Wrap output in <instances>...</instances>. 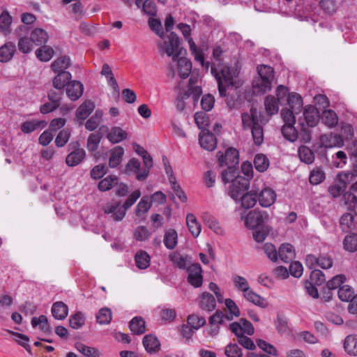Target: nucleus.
Instances as JSON below:
<instances>
[{"label": "nucleus", "instance_id": "c85d7f7f", "mask_svg": "<svg viewBox=\"0 0 357 357\" xmlns=\"http://www.w3.org/2000/svg\"><path fill=\"white\" fill-rule=\"evenodd\" d=\"M186 223L189 231L194 237H197L201 232V225L197 222L196 217L192 213H188L186 216Z\"/></svg>", "mask_w": 357, "mask_h": 357}, {"label": "nucleus", "instance_id": "a211bd4d", "mask_svg": "<svg viewBox=\"0 0 357 357\" xmlns=\"http://www.w3.org/2000/svg\"><path fill=\"white\" fill-rule=\"evenodd\" d=\"M238 200L241 201L243 208L247 209L251 208L255 206L258 200L257 192L253 190L249 192H245L240 196Z\"/></svg>", "mask_w": 357, "mask_h": 357}, {"label": "nucleus", "instance_id": "e2e57ef3", "mask_svg": "<svg viewBox=\"0 0 357 357\" xmlns=\"http://www.w3.org/2000/svg\"><path fill=\"white\" fill-rule=\"evenodd\" d=\"M342 199L349 210H354L357 204V195L349 191L343 195Z\"/></svg>", "mask_w": 357, "mask_h": 357}, {"label": "nucleus", "instance_id": "2f4dec72", "mask_svg": "<svg viewBox=\"0 0 357 357\" xmlns=\"http://www.w3.org/2000/svg\"><path fill=\"white\" fill-rule=\"evenodd\" d=\"M284 105H288L290 109L300 111L303 105V100L299 94L291 93L289 94L286 98Z\"/></svg>", "mask_w": 357, "mask_h": 357}, {"label": "nucleus", "instance_id": "864d4df0", "mask_svg": "<svg viewBox=\"0 0 357 357\" xmlns=\"http://www.w3.org/2000/svg\"><path fill=\"white\" fill-rule=\"evenodd\" d=\"M76 349L83 355L87 357H98L99 351L94 347H87L82 343L76 344Z\"/></svg>", "mask_w": 357, "mask_h": 357}, {"label": "nucleus", "instance_id": "c9c22d12", "mask_svg": "<svg viewBox=\"0 0 357 357\" xmlns=\"http://www.w3.org/2000/svg\"><path fill=\"white\" fill-rule=\"evenodd\" d=\"M103 112L97 109L95 114L85 123V128L88 130L93 131L97 128L102 119Z\"/></svg>", "mask_w": 357, "mask_h": 357}, {"label": "nucleus", "instance_id": "9d476101", "mask_svg": "<svg viewBox=\"0 0 357 357\" xmlns=\"http://www.w3.org/2000/svg\"><path fill=\"white\" fill-rule=\"evenodd\" d=\"M106 214H111L110 218L114 221H121L126 215L125 210L121 206V202L113 201L107 203L103 208Z\"/></svg>", "mask_w": 357, "mask_h": 357}, {"label": "nucleus", "instance_id": "39448f33", "mask_svg": "<svg viewBox=\"0 0 357 357\" xmlns=\"http://www.w3.org/2000/svg\"><path fill=\"white\" fill-rule=\"evenodd\" d=\"M220 166H226L227 169L223 172H228L229 178L235 176L238 172L239 155L238 151L234 148H229L225 154L220 151L217 153Z\"/></svg>", "mask_w": 357, "mask_h": 357}, {"label": "nucleus", "instance_id": "72a5a7b5", "mask_svg": "<svg viewBox=\"0 0 357 357\" xmlns=\"http://www.w3.org/2000/svg\"><path fill=\"white\" fill-rule=\"evenodd\" d=\"M124 153V150L121 146L115 147L111 153L109 159V165L112 168L116 167L121 162L122 156Z\"/></svg>", "mask_w": 357, "mask_h": 357}, {"label": "nucleus", "instance_id": "b1692460", "mask_svg": "<svg viewBox=\"0 0 357 357\" xmlns=\"http://www.w3.org/2000/svg\"><path fill=\"white\" fill-rule=\"evenodd\" d=\"M48 34L43 29H34L31 33V39L36 45H42L48 40Z\"/></svg>", "mask_w": 357, "mask_h": 357}, {"label": "nucleus", "instance_id": "774afa93", "mask_svg": "<svg viewBox=\"0 0 357 357\" xmlns=\"http://www.w3.org/2000/svg\"><path fill=\"white\" fill-rule=\"evenodd\" d=\"M225 354L227 357H242L241 349L236 344H229L225 349Z\"/></svg>", "mask_w": 357, "mask_h": 357}, {"label": "nucleus", "instance_id": "e433bc0d", "mask_svg": "<svg viewBox=\"0 0 357 357\" xmlns=\"http://www.w3.org/2000/svg\"><path fill=\"white\" fill-rule=\"evenodd\" d=\"M142 158L145 168L142 170V172H141V173H139L137 175H136V178L139 181H143L148 177L149 169L153 166V159L149 153Z\"/></svg>", "mask_w": 357, "mask_h": 357}, {"label": "nucleus", "instance_id": "49530a36", "mask_svg": "<svg viewBox=\"0 0 357 357\" xmlns=\"http://www.w3.org/2000/svg\"><path fill=\"white\" fill-rule=\"evenodd\" d=\"M337 295L342 301L349 302L354 296V291L350 286L344 284L340 287Z\"/></svg>", "mask_w": 357, "mask_h": 357}, {"label": "nucleus", "instance_id": "393cba45", "mask_svg": "<svg viewBox=\"0 0 357 357\" xmlns=\"http://www.w3.org/2000/svg\"><path fill=\"white\" fill-rule=\"evenodd\" d=\"M243 297L248 301L249 302L252 303L253 304L261 307H265L267 305V303L265 299L255 293L252 289H249L245 293L243 294Z\"/></svg>", "mask_w": 357, "mask_h": 357}, {"label": "nucleus", "instance_id": "f03ea898", "mask_svg": "<svg viewBox=\"0 0 357 357\" xmlns=\"http://www.w3.org/2000/svg\"><path fill=\"white\" fill-rule=\"evenodd\" d=\"M257 73L259 77L252 82L253 93L257 95L264 94L271 89L274 70L269 66L260 65L257 66Z\"/></svg>", "mask_w": 357, "mask_h": 357}, {"label": "nucleus", "instance_id": "f257e3e1", "mask_svg": "<svg viewBox=\"0 0 357 357\" xmlns=\"http://www.w3.org/2000/svg\"><path fill=\"white\" fill-rule=\"evenodd\" d=\"M179 44L178 36L174 32H171L167 37V40L158 44V47L162 54H166L168 56L172 57L173 61H177L179 76L182 79H185L191 73L192 63L185 57H179L181 54Z\"/></svg>", "mask_w": 357, "mask_h": 357}, {"label": "nucleus", "instance_id": "f3484780", "mask_svg": "<svg viewBox=\"0 0 357 357\" xmlns=\"http://www.w3.org/2000/svg\"><path fill=\"white\" fill-rule=\"evenodd\" d=\"M199 142L200 146L208 151H213L217 144L215 135L209 132L202 131L199 135Z\"/></svg>", "mask_w": 357, "mask_h": 357}, {"label": "nucleus", "instance_id": "ddd939ff", "mask_svg": "<svg viewBox=\"0 0 357 357\" xmlns=\"http://www.w3.org/2000/svg\"><path fill=\"white\" fill-rule=\"evenodd\" d=\"M199 307L207 312L213 311L216 307L215 298L208 292H204L200 296Z\"/></svg>", "mask_w": 357, "mask_h": 357}, {"label": "nucleus", "instance_id": "680f3d73", "mask_svg": "<svg viewBox=\"0 0 357 357\" xmlns=\"http://www.w3.org/2000/svg\"><path fill=\"white\" fill-rule=\"evenodd\" d=\"M33 43L31 38H20L18 41L19 50L24 54L29 53L33 49Z\"/></svg>", "mask_w": 357, "mask_h": 357}, {"label": "nucleus", "instance_id": "6ab92c4d", "mask_svg": "<svg viewBox=\"0 0 357 357\" xmlns=\"http://www.w3.org/2000/svg\"><path fill=\"white\" fill-rule=\"evenodd\" d=\"M146 351L150 354L155 353L159 351L160 344L158 338L152 335H146L144 337L142 341Z\"/></svg>", "mask_w": 357, "mask_h": 357}, {"label": "nucleus", "instance_id": "bb28decb", "mask_svg": "<svg viewBox=\"0 0 357 357\" xmlns=\"http://www.w3.org/2000/svg\"><path fill=\"white\" fill-rule=\"evenodd\" d=\"M298 154L300 160L305 164H312L314 160V154L313 151L305 145L299 146Z\"/></svg>", "mask_w": 357, "mask_h": 357}, {"label": "nucleus", "instance_id": "79ce46f5", "mask_svg": "<svg viewBox=\"0 0 357 357\" xmlns=\"http://www.w3.org/2000/svg\"><path fill=\"white\" fill-rule=\"evenodd\" d=\"M280 104L274 96H268L264 101L266 111L268 115H273L278 113Z\"/></svg>", "mask_w": 357, "mask_h": 357}, {"label": "nucleus", "instance_id": "f8f14e48", "mask_svg": "<svg viewBox=\"0 0 357 357\" xmlns=\"http://www.w3.org/2000/svg\"><path fill=\"white\" fill-rule=\"evenodd\" d=\"M259 204L262 207H269L274 204L276 199V194L270 188H264L257 193Z\"/></svg>", "mask_w": 357, "mask_h": 357}, {"label": "nucleus", "instance_id": "a18cd8bd", "mask_svg": "<svg viewBox=\"0 0 357 357\" xmlns=\"http://www.w3.org/2000/svg\"><path fill=\"white\" fill-rule=\"evenodd\" d=\"M195 121L198 128L205 131L209 125V118L204 112H197L195 114Z\"/></svg>", "mask_w": 357, "mask_h": 357}, {"label": "nucleus", "instance_id": "9b49d317", "mask_svg": "<svg viewBox=\"0 0 357 357\" xmlns=\"http://www.w3.org/2000/svg\"><path fill=\"white\" fill-rule=\"evenodd\" d=\"M303 119H299L305 123V126L307 127L315 126L319 120V112L317 109L312 105L305 107L303 114Z\"/></svg>", "mask_w": 357, "mask_h": 357}, {"label": "nucleus", "instance_id": "09e8293b", "mask_svg": "<svg viewBox=\"0 0 357 357\" xmlns=\"http://www.w3.org/2000/svg\"><path fill=\"white\" fill-rule=\"evenodd\" d=\"M232 281L234 284V287L238 290L243 293L250 289V285L247 280L241 275H235L232 277Z\"/></svg>", "mask_w": 357, "mask_h": 357}, {"label": "nucleus", "instance_id": "37998d69", "mask_svg": "<svg viewBox=\"0 0 357 357\" xmlns=\"http://www.w3.org/2000/svg\"><path fill=\"white\" fill-rule=\"evenodd\" d=\"M294 125L284 124L282 128L284 137L290 142H294L298 138V132Z\"/></svg>", "mask_w": 357, "mask_h": 357}, {"label": "nucleus", "instance_id": "5fc2aeb1", "mask_svg": "<svg viewBox=\"0 0 357 357\" xmlns=\"http://www.w3.org/2000/svg\"><path fill=\"white\" fill-rule=\"evenodd\" d=\"M85 321V317L83 313L78 312L72 315L69 319V323L71 328L78 329L81 328Z\"/></svg>", "mask_w": 357, "mask_h": 357}, {"label": "nucleus", "instance_id": "3c124183", "mask_svg": "<svg viewBox=\"0 0 357 357\" xmlns=\"http://www.w3.org/2000/svg\"><path fill=\"white\" fill-rule=\"evenodd\" d=\"M101 135L99 133H91L87 139L86 148L90 152H93L98 148Z\"/></svg>", "mask_w": 357, "mask_h": 357}, {"label": "nucleus", "instance_id": "f704fd0d", "mask_svg": "<svg viewBox=\"0 0 357 357\" xmlns=\"http://www.w3.org/2000/svg\"><path fill=\"white\" fill-rule=\"evenodd\" d=\"M170 260L179 268L184 269L190 262L187 255L178 252H173L169 255Z\"/></svg>", "mask_w": 357, "mask_h": 357}, {"label": "nucleus", "instance_id": "bf43d9fd", "mask_svg": "<svg viewBox=\"0 0 357 357\" xmlns=\"http://www.w3.org/2000/svg\"><path fill=\"white\" fill-rule=\"evenodd\" d=\"M206 324V319L203 317H199L192 314L188 317V324L192 328L197 330Z\"/></svg>", "mask_w": 357, "mask_h": 357}, {"label": "nucleus", "instance_id": "a19ab883", "mask_svg": "<svg viewBox=\"0 0 357 357\" xmlns=\"http://www.w3.org/2000/svg\"><path fill=\"white\" fill-rule=\"evenodd\" d=\"M326 178L325 173L320 167H317L310 172L309 181L312 185H318Z\"/></svg>", "mask_w": 357, "mask_h": 357}, {"label": "nucleus", "instance_id": "338daca9", "mask_svg": "<svg viewBox=\"0 0 357 357\" xmlns=\"http://www.w3.org/2000/svg\"><path fill=\"white\" fill-rule=\"evenodd\" d=\"M295 114H298V110L290 108L283 109L281 111V116L284 121V124H294L296 122Z\"/></svg>", "mask_w": 357, "mask_h": 357}, {"label": "nucleus", "instance_id": "dca6fc26", "mask_svg": "<svg viewBox=\"0 0 357 357\" xmlns=\"http://www.w3.org/2000/svg\"><path fill=\"white\" fill-rule=\"evenodd\" d=\"M95 108V105L92 101L88 100L84 102L76 111V117L79 121V124H82L83 121L86 119L91 114Z\"/></svg>", "mask_w": 357, "mask_h": 357}, {"label": "nucleus", "instance_id": "c03bdc74", "mask_svg": "<svg viewBox=\"0 0 357 357\" xmlns=\"http://www.w3.org/2000/svg\"><path fill=\"white\" fill-rule=\"evenodd\" d=\"M254 165L258 172H264L268 167L269 161L264 154H257L255 157Z\"/></svg>", "mask_w": 357, "mask_h": 357}, {"label": "nucleus", "instance_id": "ea45409f", "mask_svg": "<svg viewBox=\"0 0 357 357\" xmlns=\"http://www.w3.org/2000/svg\"><path fill=\"white\" fill-rule=\"evenodd\" d=\"M70 65L69 57L64 56L55 60L52 63V68L55 73H60L64 71L63 70L68 68Z\"/></svg>", "mask_w": 357, "mask_h": 357}, {"label": "nucleus", "instance_id": "5701e85b", "mask_svg": "<svg viewBox=\"0 0 357 357\" xmlns=\"http://www.w3.org/2000/svg\"><path fill=\"white\" fill-rule=\"evenodd\" d=\"M128 134L120 127H112L107 134V139L113 144L119 143L127 138Z\"/></svg>", "mask_w": 357, "mask_h": 357}, {"label": "nucleus", "instance_id": "aec40b11", "mask_svg": "<svg viewBox=\"0 0 357 357\" xmlns=\"http://www.w3.org/2000/svg\"><path fill=\"white\" fill-rule=\"evenodd\" d=\"M51 311L55 319L63 320L68 316V307L63 302L57 301L52 305Z\"/></svg>", "mask_w": 357, "mask_h": 357}, {"label": "nucleus", "instance_id": "052dcab7", "mask_svg": "<svg viewBox=\"0 0 357 357\" xmlns=\"http://www.w3.org/2000/svg\"><path fill=\"white\" fill-rule=\"evenodd\" d=\"M12 22V17L8 13H2L0 15V30L7 35L10 33V26Z\"/></svg>", "mask_w": 357, "mask_h": 357}, {"label": "nucleus", "instance_id": "13d9d810", "mask_svg": "<svg viewBox=\"0 0 357 357\" xmlns=\"http://www.w3.org/2000/svg\"><path fill=\"white\" fill-rule=\"evenodd\" d=\"M8 332L11 333L15 337L14 340L15 342H17L20 345L23 347L27 351L31 352V347L28 344V342L29 341V338L28 336H26L24 334H22V333H19L10 331H8Z\"/></svg>", "mask_w": 357, "mask_h": 357}, {"label": "nucleus", "instance_id": "473e14b6", "mask_svg": "<svg viewBox=\"0 0 357 357\" xmlns=\"http://www.w3.org/2000/svg\"><path fill=\"white\" fill-rule=\"evenodd\" d=\"M321 121L329 128H333L337 125L338 118L334 111L331 109L324 110L322 113Z\"/></svg>", "mask_w": 357, "mask_h": 357}, {"label": "nucleus", "instance_id": "7c9ffc66", "mask_svg": "<svg viewBox=\"0 0 357 357\" xmlns=\"http://www.w3.org/2000/svg\"><path fill=\"white\" fill-rule=\"evenodd\" d=\"M31 325L33 328L39 326V328L45 333H50L52 331L47 318L45 315H40L39 317H33Z\"/></svg>", "mask_w": 357, "mask_h": 357}, {"label": "nucleus", "instance_id": "de8ad7c7", "mask_svg": "<svg viewBox=\"0 0 357 357\" xmlns=\"http://www.w3.org/2000/svg\"><path fill=\"white\" fill-rule=\"evenodd\" d=\"M112 311L108 307H102L96 314L97 322L100 324H107L112 320Z\"/></svg>", "mask_w": 357, "mask_h": 357}, {"label": "nucleus", "instance_id": "1a4fd4ad", "mask_svg": "<svg viewBox=\"0 0 357 357\" xmlns=\"http://www.w3.org/2000/svg\"><path fill=\"white\" fill-rule=\"evenodd\" d=\"M188 282L194 287L197 288L202 285L203 276L201 266L197 264H191L187 269Z\"/></svg>", "mask_w": 357, "mask_h": 357}, {"label": "nucleus", "instance_id": "603ef678", "mask_svg": "<svg viewBox=\"0 0 357 357\" xmlns=\"http://www.w3.org/2000/svg\"><path fill=\"white\" fill-rule=\"evenodd\" d=\"M354 216L351 213H344L340 220V224L343 231L351 229L354 227Z\"/></svg>", "mask_w": 357, "mask_h": 357}, {"label": "nucleus", "instance_id": "4468645a", "mask_svg": "<svg viewBox=\"0 0 357 357\" xmlns=\"http://www.w3.org/2000/svg\"><path fill=\"white\" fill-rule=\"evenodd\" d=\"M257 110L255 107H251L250 113L243 112L241 114L242 124L245 130L251 129L259 124L257 116Z\"/></svg>", "mask_w": 357, "mask_h": 357}, {"label": "nucleus", "instance_id": "69168bd1", "mask_svg": "<svg viewBox=\"0 0 357 357\" xmlns=\"http://www.w3.org/2000/svg\"><path fill=\"white\" fill-rule=\"evenodd\" d=\"M298 126L300 127L301 131L298 134V138H299L303 142H309L311 140V132L310 130L305 126V123L298 120Z\"/></svg>", "mask_w": 357, "mask_h": 357}, {"label": "nucleus", "instance_id": "423d86ee", "mask_svg": "<svg viewBox=\"0 0 357 357\" xmlns=\"http://www.w3.org/2000/svg\"><path fill=\"white\" fill-rule=\"evenodd\" d=\"M267 257L273 261H277L280 259L284 263H289L295 257L294 247H279L278 250L276 247H261Z\"/></svg>", "mask_w": 357, "mask_h": 357}, {"label": "nucleus", "instance_id": "58836bf2", "mask_svg": "<svg viewBox=\"0 0 357 357\" xmlns=\"http://www.w3.org/2000/svg\"><path fill=\"white\" fill-rule=\"evenodd\" d=\"M136 266L139 269H145L150 265V257L144 251L137 252L135 257Z\"/></svg>", "mask_w": 357, "mask_h": 357}, {"label": "nucleus", "instance_id": "4d7b16f0", "mask_svg": "<svg viewBox=\"0 0 357 357\" xmlns=\"http://www.w3.org/2000/svg\"><path fill=\"white\" fill-rule=\"evenodd\" d=\"M251 132L254 143L257 146L261 145L264 142V130L261 126L259 123L252 128H251Z\"/></svg>", "mask_w": 357, "mask_h": 357}, {"label": "nucleus", "instance_id": "0e129e2a", "mask_svg": "<svg viewBox=\"0 0 357 357\" xmlns=\"http://www.w3.org/2000/svg\"><path fill=\"white\" fill-rule=\"evenodd\" d=\"M70 137V132L68 129L61 130L55 139V144L58 147L64 146L68 142Z\"/></svg>", "mask_w": 357, "mask_h": 357}, {"label": "nucleus", "instance_id": "a878e982", "mask_svg": "<svg viewBox=\"0 0 357 357\" xmlns=\"http://www.w3.org/2000/svg\"><path fill=\"white\" fill-rule=\"evenodd\" d=\"M130 331L133 334L141 335L146 331L145 321L141 317H135L129 323Z\"/></svg>", "mask_w": 357, "mask_h": 357}, {"label": "nucleus", "instance_id": "7ed1b4c3", "mask_svg": "<svg viewBox=\"0 0 357 357\" xmlns=\"http://www.w3.org/2000/svg\"><path fill=\"white\" fill-rule=\"evenodd\" d=\"M211 73L218 82V92L221 97H226L227 88L234 85V78L238 73L236 70L230 66H224L219 72L211 66Z\"/></svg>", "mask_w": 357, "mask_h": 357}, {"label": "nucleus", "instance_id": "cd10ccee", "mask_svg": "<svg viewBox=\"0 0 357 357\" xmlns=\"http://www.w3.org/2000/svg\"><path fill=\"white\" fill-rule=\"evenodd\" d=\"M345 351L354 356H357V335H348L344 342Z\"/></svg>", "mask_w": 357, "mask_h": 357}, {"label": "nucleus", "instance_id": "2eb2a0df", "mask_svg": "<svg viewBox=\"0 0 357 357\" xmlns=\"http://www.w3.org/2000/svg\"><path fill=\"white\" fill-rule=\"evenodd\" d=\"M83 91V84L78 81L70 82L66 87V94L73 101L78 100L82 96Z\"/></svg>", "mask_w": 357, "mask_h": 357}, {"label": "nucleus", "instance_id": "8fccbe9b", "mask_svg": "<svg viewBox=\"0 0 357 357\" xmlns=\"http://www.w3.org/2000/svg\"><path fill=\"white\" fill-rule=\"evenodd\" d=\"M225 319L231 321L232 320V316L225 314L222 311L217 310L214 314L210 317L208 321L211 326H213L222 324Z\"/></svg>", "mask_w": 357, "mask_h": 357}, {"label": "nucleus", "instance_id": "0eeeda50", "mask_svg": "<svg viewBox=\"0 0 357 357\" xmlns=\"http://www.w3.org/2000/svg\"><path fill=\"white\" fill-rule=\"evenodd\" d=\"M241 219H244L246 227L255 229L259 227H265L264 224L269 220V214L265 211L255 209L249 211L244 218L241 215Z\"/></svg>", "mask_w": 357, "mask_h": 357}, {"label": "nucleus", "instance_id": "4c0bfd02", "mask_svg": "<svg viewBox=\"0 0 357 357\" xmlns=\"http://www.w3.org/2000/svg\"><path fill=\"white\" fill-rule=\"evenodd\" d=\"M54 52L52 47L43 45L36 51V55L40 61H48L52 58Z\"/></svg>", "mask_w": 357, "mask_h": 357}, {"label": "nucleus", "instance_id": "6e6d98bb", "mask_svg": "<svg viewBox=\"0 0 357 357\" xmlns=\"http://www.w3.org/2000/svg\"><path fill=\"white\" fill-rule=\"evenodd\" d=\"M346 280L344 275L340 274L334 276L331 280H328L326 283V287L328 289L336 290L343 284Z\"/></svg>", "mask_w": 357, "mask_h": 357}, {"label": "nucleus", "instance_id": "4be33fe9", "mask_svg": "<svg viewBox=\"0 0 357 357\" xmlns=\"http://www.w3.org/2000/svg\"><path fill=\"white\" fill-rule=\"evenodd\" d=\"M16 51L15 45L11 42H8L0 47V61L7 62L10 61L15 52Z\"/></svg>", "mask_w": 357, "mask_h": 357}, {"label": "nucleus", "instance_id": "c756f323", "mask_svg": "<svg viewBox=\"0 0 357 357\" xmlns=\"http://www.w3.org/2000/svg\"><path fill=\"white\" fill-rule=\"evenodd\" d=\"M118 184V177L114 175H109L102 179L98 185L99 190L102 192L107 191Z\"/></svg>", "mask_w": 357, "mask_h": 357}, {"label": "nucleus", "instance_id": "6e6552de", "mask_svg": "<svg viewBox=\"0 0 357 357\" xmlns=\"http://www.w3.org/2000/svg\"><path fill=\"white\" fill-rule=\"evenodd\" d=\"M70 153L66 158V163L69 167H75L80 164L86 156L84 149L81 148L79 142H73L68 146Z\"/></svg>", "mask_w": 357, "mask_h": 357}, {"label": "nucleus", "instance_id": "20e7f679", "mask_svg": "<svg viewBox=\"0 0 357 357\" xmlns=\"http://www.w3.org/2000/svg\"><path fill=\"white\" fill-rule=\"evenodd\" d=\"M221 178L225 183L231 182L228 188L229 195L235 201H238L242 194L246 192L250 185V181L248 178L238 176L229 178V174L227 172H222Z\"/></svg>", "mask_w": 357, "mask_h": 357}, {"label": "nucleus", "instance_id": "412c9836", "mask_svg": "<svg viewBox=\"0 0 357 357\" xmlns=\"http://www.w3.org/2000/svg\"><path fill=\"white\" fill-rule=\"evenodd\" d=\"M71 74L68 71H61L58 73L57 75L53 79V86L58 90H62L70 83Z\"/></svg>", "mask_w": 357, "mask_h": 357}]
</instances>
